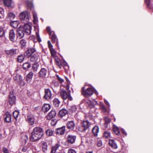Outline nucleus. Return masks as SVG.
Masks as SVG:
<instances>
[{
	"mask_svg": "<svg viewBox=\"0 0 153 153\" xmlns=\"http://www.w3.org/2000/svg\"><path fill=\"white\" fill-rule=\"evenodd\" d=\"M2 151L4 153H9L8 150L5 147H4L3 148Z\"/></svg>",
	"mask_w": 153,
	"mask_h": 153,
	"instance_id": "bf43d9fd",
	"label": "nucleus"
},
{
	"mask_svg": "<svg viewBox=\"0 0 153 153\" xmlns=\"http://www.w3.org/2000/svg\"><path fill=\"white\" fill-rule=\"evenodd\" d=\"M25 33L24 30H22V28H18L16 33L17 38L19 39L22 38L24 37Z\"/></svg>",
	"mask_w": 153,
	"mask_h": 153,
	"instance_id": "9d476101",
	"label": "nucleus"
},
{
	"mask_svg": "<svg viewBox=\"0 0 153 153\" xmlns=\"http://www.w3.org/2000/svg\"><path fill=\"white\" fill-rule=\"evenodd\" d=\"M66 126L68 128L72 130L75 128V124L73 121H69L67 123Z\"/></svg>",
	"mask_w": 153,
	"mask_h": 153,
	"instance_id": "4468645a",
	"label": "nucleus"
},
{
	"mask_svg": "<svg viewBox=\"0 0 153 153\" xmlns=\"http://www.w3.org/2000/svg\"><path fill=\"white\" fill-rule=\"evenodd\" d=\"M145 2L146 4L147 7L149 9H150L152 7V6L151 5L150 3V0H145Z\"/></svg>",
	"mask_w": 153,
	"mask_h": 153,
	"instance_id": "a18cd8bd",
	"label": "nucleus"
},
{
	"mask_svg": "<svg viewBox=\"0 0 153 153\" xmlns=\"http://www.w3.org/2000/svg\"><path fill=\"white\" fill-rule=\"evenodd\" d=\"M71 91H69V93H67L66 91L64 89H61L60 94L62 98L64 100H65L68 99L70 100H72V98L70 95Z\"/></svg>",
	"mask_w": 153,
	"mask_h": 153,
	"instance_id": "39448f33",
	"label": "nucleus"
},
{
	"mask_svg": "<svg viewBox=\"0 0 153 153\" xmlns=\"http://www.w3.org/2000/svg\"><path fill=\"white\" fill-rule=\"evenodd\" d=\"M69 87H70L69 85L68 84H67L66 87L67 89L68 90L69 88Z\"/></svg>",
	"mask_w": 153,
	"mask_h": 153,
	"instance_id": "774afa93",
	"label": "nucleus"
},
{
	"mask_svg": "<svg viewBox=\"0 0 153 153\" xmlns=\"http://www.w3.org/2000/svg\"><path fill=\"white\" fill-rule=\"evenodd\" d=\"M39 59V56L36 52L34 53L30 56V61L34 62H37Z\"/></svg>",
	"mask_w": 153,
	"mask_h": 153,
	"instance_id": "9b49d317",
	"label": "nucleus"
},
{
	"mask_svg": "<svg viewBox=\"0 0 153 153\" xmlns=\"http://www.w3.org/2000/svg\"><path fill=\"white\" fill-rule=\"evenodd\" d=\"M59 147V144H56L54 146H53L51 150V153H56V150L58 149Z\"/></svg>",
	"mask_w": 153,
	"mask_h": 153,
	"instance_id": "473e14b6",
	"label": "nucleus"
},
{
	"mask_svg": "<svg viewBox=\"0 0 153 153\" xmlns=\"http://www.w3.org/2000/svg\"><path fill=\"white\" fill-rule=\"evenodd\" d=\"M92 124L87 120L82 121L81 123V127L79 128V131L84 132L89 129Z\"/></svg>",
	"mask_w": 153,
	"mask_h": 153,
	"instance_id": "20e7f679",
	"label": "nucleus"
},
{
	"mask_svg": "<svg viewBox=\"0 0 153 153\" xmlns=\"http://www.w3.org/2000/svg\"><path fill=\"white\" fill-rule=\"evenodd\" d=\"M55 61H56V65L60 67V68H61V64L59 62V60H55Z\"/></svg>",
	"mask_w": 153,
	"mask_h": 153,
	"instance_id": "680f3d73",
	"label": "nucleus"
},
{
	"mask_svg": "<svg viewBox=\"0 0 153 153\" xmlns=\"http://www.w3.org/2000/svg\"><path fill=\"white\" fill-rule=\"evenodd\" d=\"M51 39L52 40V42L53 43H54L57 40L56 36L54 34H53L52 36L51 37Z\"/></svg>",
	"mask_w": 153,
	"mask_h": 153,
	"instance_id": "c03bdc74",
	"label": "nucleus"
},
{
	"mask_svg": "<svg viewBox=\"0 0 153 153\" xmlns=\"http://www.w3.org/2000/svg\"><path fill=\"white\" fill-rule=\"evenodd\" d=\"M56 123V119L52 120L51 124L52 126H54L55 125Z\"/></svg>",
	"mask_w": 153,
	"mask_h": 153,
	"instance_id": "5fc2aeb1",
	"label": "nucleus"
},
{
	"mask_svg": "<svg viewBox=\"0 0 153 153\" xmlns=\"http://www.w3.org/2000/svg\"><path fill=\"white\" fill-rule=\"evenodd\" d=\"M3 2L5 5L9 7L11 6L12 0H4Z\"/></svg>",
	"mask_w": 153,
	"mask_h": 153,
	"instance_id": "72a5a7b5",
	"label": "nucleus"
},
{
	"mask_svg": "<svg viewBox=\"0 0 153 153\" xmlns=\"http://www.w3.org/2000/svg\"><path fill=\"white\" fill-rule=\"evenodd\" d=\"M68 153H76V152L72 149H70L68 150Z\"/></svg>",
	"mask_w": 153,
	"mask_h": 153,
	"instance_id": "6e6d98bb",
	"label": "nucleus"
},
{
	"mask_svg": "<svg viewBox=\"0 0 153 153\" xmlns=\"http://www.w3.org/2000/svg\"><path fill=\"white\" fill-rule=\"evenodd\" d=\"M60 101L57 98H55L53 100V104L54 107H58L59 106Z\"/></svg>",
	"mask_w": 153,
	"mask_h": 153,
	"instance_id": "7c9ffc66",
	"label": "nucleus"
},
{
	"mask_svg": "<svg viewBox=\"0 0 153 153\" xmlns=\"http://www.w3.org/2000/svg\"><path fill=\"white\" fill-rule=\"evenodd\" d=\"M19 17L22 22L25 23L29 21L30 16L27 11H25L20 13Z\"/></svg>",
	"mask_w": 153,
	"mask_h": 153,
	"instance_id": "7ed1b4c3",
	"label": "nucleus"
},
{
	"mask_svg": "<svg viewBox=\"0 0 153 153\" xmlns=\"http://www.w3.org/2000/svg\"><path fill=\"white\" fill-rule=\"evenodd\" d=\"M56 78L59 82L62 83L64 82V79L60 77L58 75H56Z\"/></svg>",
	"mask_w": 153,
	"mask_h": 153,
	"instance_id": "603ef678",
	"label": "nucleus"
},
{
	"mask_svg": "<svg viewBox=\"0 0 153 153\" xmlns=\"http://www.w3.org/2000/svg\"><path fill=\"white\" fill-rule=\"evenodd\" d=\"M22 48H25L26 46V42L24 39H22L20 42Z\"/></svg>",
	"mask_w": 153,
	"mask_h": 153,
	"instance_id": "58836bf2",
	"label": "nucleus"
},
{
	"mask_svg": "<svg viewBox=\"0 0 153 153\" xmlns=\"http://www.w3.org/2000/svg\"><path fill=\"white\" fill-rule=\"evenodd\" d=\"M70 110L72 112H75L76 110V108L75 105L72 106L71 107Z\"/></svg>",
	"mask_w": 153,
	"mask_h": 153,
	"instance_id": "de8ad7c7",
	"label": "nucleus"
},
{
	"mask_svg": "<svg viewBox=\"0 0 153 153\" xmlns=\"http://www.w3.org/2000/svg\"><path fill=\"white\" fill-rule=\"evenodd\" d=\"M122 133L123 134H124L125 135H127V134L124 129H122Z\"/></svg>",
	"mask_w": 153,
	"mask_h": 153,
	"instance_id": "338daca9",
	"label": "nucleus"
},
{
	"mask_svg": "<svg viewBox=\"0 0 153 153\" xmlns=\"http://www.w3.org/2000/svg\"><path fill=\"white\" fill-rule=\"evenodd\" d=\"M100 108L103 111L105 112L106 111V108L104 105H101L100 106Z\"/></svg>",
	"mask_w": 153,
	"mask_h": 153,
	"instance_id": "052dcab7",
	"label": "nucleus"
},
{
	"mask_svg": "<svg viewBox=\"0 0 153 153\" xmlns=\"http://www.w3.org/2000/svg\"><path fill=\"white\" fill-rule=\"evenodd\" d=\"M4 11L2 8H0V19H1L4 17Z\"/></svg>",
	"mask_w": 153,
	"mask_h": 153,
	"instance_id": "49530a36",
	"label": "nucleus"
},
{
	"mask_svg": "<svg viewBox=\"0 0 153 153\" xmlns=\"http://www.w3.org/2000/svg\"><path fill=\"white\" fill-rule=\"evenodd\" d=\"M44 134V131L42 128L36 127L33 128L30 140L32 142H36L40 140Z\"/></svg>",
	"mask_w": 153,
	"mask_h": 153,
	"instance_id": "f257e3e1",
	"label": "nucleus"
},
{
	"mask_svg": "<svg viewBox=\"0 0 153 153\" xmlns=\"http://www.w3.org/2000/svg\"><path fill=\"white\" fill-rule=\"evenodd\" d=\"M102 145L101 141L99 140L97 143V145L98 147H101Z\"/></svg>",
	"mask_w": 153,
	"mask_h": 153,
	"instance_id": "e2e57ef3",
	"label": "nucleus"
},
{
	"mask_svg": "<svg viewBox=\"0 0 153 153\" xmlns=\"http://www.w3.org/2000/svg\"><path fill=\"white\" fill-rule=\"evenodd\" d=\"M99 131V128L97 126H95L92 130V132L95 137L97 136V134Z\"/></svg>",
	"mask_w": 153,
	"mask_h": 153,
	"instance_id": "a878e982",
	"label": "nucleus"
},
{
	"mask_svg": "<svg viewBox=\"0 0 153 153\" xmlns=\"http://www.w3.org/2000/svg\"><path fill=\"white\" fill-rule=\"evenodd\" d=\"M4 121L7 123H10L11 121V115L8 112H6L4 115Z\"/></svg>",
	"mask_w": 153,
	"mask_h": 153,
	"instance_id": "aec40b11",
	"label": "nucleus"
},
{
	"mask_svg": "<svg viewBox=\"0 0 153 153\" xmlns=\"http://www.w3.org/2000/svg\"><path fill=\"white\" fill-rule=\"evenodd\" d=\"M65 126L56 129V133L57 134L62 135L65 132Z\"/></svg>",
	"mask_w": 153,
	"mask_h": 153,
	"instance_id": "f3484780",
	"label": "nucleus"
},
{
	"mask_svg": "<svg viewBox=\"0 0 153 153\" xmlns=\"http://www.w3.org/2000/svg\"><path fill=\"white\" fill-rule=\"evenodd\" d=\"M85 87H83L82 90V95L86 97H88L91 96L94 92L97 94V91L94 88H89L86 90H85Z\"/></svg>",
	"mask_w": 153,
	"mask_h": 153,
	"instance_id": "f03ea898",
	"label": "nucleus"
},
{
	"mask_svg": "<svg viewBox=\"0 0 153 153\" xmlns=\"http://www.w3.org/2000/svg\"><path fill=\"white\" fill-rule=\"evenodd\" d=\"M86 102L91 108H93L95 105L97 104V102L94 100L92 101L90 100H87Z\"/></svg>",
	"mask_w": 153,
	"mask_h": 153,
	"instance_id": "5701e85b",
	"label": "nucleus"
},
{
	"mask_svg": "<svg viewBox=\"0 0 153 153\" xmlns=\"http://www.w3.org/2000/svg\"><path fill=\"white\" fill-rule=\"evenodd\" d=\"M68 113V111L65 108H63L59 111L58 115L59 117H62L65 116Z\"/></svg>",
	"mask_w": 153,
	"mask_h": 153,
	"instance_id": "a211bd4d",
	"label": "nucleus"
},
{
	"mask_svg": "<svg viewBox=\"0 0 153 153\" xmlns=\"http://www.w3.org/2000/svg\"><path fill=\"white\" fill-rule=\"evenodd\" d=\"M16 97L13 94L9 95L8 101L9 104L11 105H13L15 103Z\"/></svg>",
	"mask_w": 153,
	"mask_h": 153,
	"instance_id": "2eb2a0df",
	"label": "nucleus"
},
{
	"mask_svg": "<svg viewBox=\"0 0 153 153\" xmlns=\"http://www.w3.org/2000/svg\"><path fill=\"white\" fill-rule=\"evenodd\" d=\"M33 22L34 24L36 25L38 21V18L36 13L35 12H33Z\"/></svg>",
	"mask_w": 153,
	"mask_h": 153,
	"instance_id": "c9c22d12",
	"label": "nucleus"
},
{
	"mask_svg": "<svg viewBox=\"0 0 153 153\" xmlns=\"http://www.w3.org/2000/svg\"><path fill=\"white\" fill-rule=\"evenodd\" d=\"M42 149V151L45 153H46L48 150V145L45 142H43L41 144Z\"/></svg>",
	"mask_w": 153,
	"mask_h": 153,
	"instance_id": "b1692460",
	"label": "nucleus"
},
{
	"mask_svg": "<svg viewBox=\"0 0 153 153\" xmlns=\"http://www.w3.org/2000/svg\"><path fill=\"white\" fill-rule=\"evenodd\" d=\"M111 136V133L107 131H105L103 133V137L105 138H109Z\"/></svg>",
	"mask_w": 153,
	"mask_h": 153,
	"instance_id": "ea45409f",
	"label": "nucleus"
},
{
	"mask_svg": "<svg viewBox=\"0 0 153 153\" xmlns=\"http://www.w3.org/2000/svg\"><path fill=\"white\" fill-rule=\"evenodd\" d=\"M104 120L105 121V123L104 124V126L105 128H107L108 125L111 122V120L108 117H105L104 118Z\"/></svg>",
	"mask_w": 153,
	"mask_h": 153,
	"instance_id": "393cba45",
	"label": "nucleus"
},
{
	"mask_svg": "<svg viewBox=\"0 0 153 153\" xmlns=\"http://www.w3.org/2000/svg\"><path fill=\"white\" fill-rule=\"evenodd\" d=\"M46 133L47 135L48 136H51L53 134V131L51 129H48L46 130Z\"/></svg>",
	"mask_w": 153,
	"mask_h": 153,
	"instance_id": "79ce46f5",
	"label": "nucleus"
},
{
	"mask_svg": "<svg viewBox=\"0 0 153 153\" xmlns=\"http://www.w3.org/2000/svg\"><path fill=\"white\" fill-rule=\"evenodd\" d=\"M15 17V15L13 13H9L7 14V18L8 20L9 19L11 21H12Z\"/></svg>",
	"mask_w": 153,
	"mask_h": 153,
	"instance_id": "2f4dec72",
	"label": "nucleus"
},
{
	"mask_svg": "<svg viewBox=\"0 0 153 153\" xmlns=\"http://www.w3.org/2000/svg\"><path fill=\"white\" fill-rule=\"evenodd\" d=\"M19 24V22L18 21H11L10 23V25L14 28H16Z\"/></svg>",
	"mask_w": 153,
	"mask_h": 153,
	"instance_id": "c85d7f7f",
	"label": "nucleus"
},
{
	"mask_svg": "<svg viewBox=\"0 0 153 153\" xmlns=\"http://www.w3.org/2000/svg\"><path fill=\"white\" fill-rule=\"evenodd\" d=\"M17 51L16 49H12L9 50H6L5 52L8 55L12 56L16 54Z\"/></svg>",
	"mask_w": 153,
	"mask_h": 153,
	"instance_id": "412c9836",
	"label": "nucleus"
},
{
	"mask_svg": "<svg viewBox=\"0 0 153 153\" xmlns=\"http://www.w3.org/2000/svg\"><path fill=\"white\" fill-rule=\"evenodd\" d=\"M9 38L10 41L13 42L15 41V34L13 30H11L9 32Z\"/></svg>",
	"mask_w": 153,
	"mask_h": 153,
	"instance_id": "6ab92c4d",
	"label": "nucleus"
},
{
	"mask_svg": "<svg viewBox=\"0 0 153 153\" xmlns=\"http://www.w3.org/2000/svg\"><path fill=\"white\" fill-rule=\"evenodd\" d=\"M19 114V112L15 111H14L13 113V115L14 118L16 119V120H17V119L18 116V115Z\"/></svg>",
	"mask_w": 153,
	"mask_h": 153,
	"instance_id": "37998d69",
	"label": "nucleus"
},
{
	"mask_svg": "<svg viewBox=\"0 0 153 153\" xmlns=\"http://www.w3.org/2000/svg\"><path fill=\"white\" fill-rule=\"evenodd\" d=\"M25 55L24 54H21L18 56L17 60L18 62H21L24 60L25 58Z\"/></svg>",
	"mask_w": 153,
	"mask_h": 153,
	"instance_id": "f704fd0d",
	"label": "nucleus"
},
{
	"mask_svg": "<svg viewBox=\"0 0 153 153\" xmlns=\"http://www.w3.org/2000/svg\"><path fill=\"white\" fill-rule=\"evenodd\" d=\"M26 120L31 125H33L34 123L35 119L34 116L31 114L28 115L27 116Z\"/></svg>",
	"mask_w": 153,
	"mask_h": 153,
	"instance_id": "f8f14e48",
	"label": "nucleus"
},
{
	"mask_svg": "<svg viewBox=\"0 0 153 153\" xmlns=\"http://www.w3.org/2000/svg\"><path fill=\"white\" fill-rule=\"evenodd\" d=\"M104 102L106 104L108 107L110 106V105L108 102L106 100H104Z\"/></svg>",
	"mask_w": 153,
	"mask_h": 153,
	"instance_id": "69168bd1",
	"label": "nucleus"
},
{
	"mask_svg": "<svg viewBox=\"0 0 153 153\" xmlns=\"http://www.w3.org/2000/svg\"><path fill=\"white\" fill-rule=\"evenodd\" d=\"M76 137V135L72 134H68L67 137V141L68 143L73 144L75 143Z\"/></svg>",
	"mask_w": 153,
	"mask_h": 153,
	"instance_id": "423d86ee",
	"label": "nucleus"
},
{
	"mask_svg": "<svg viewBox=\"0 0 153 153\" xmlns=\"http://www.w3.org/2000/svg\"><path fill=\"white\" fill-rule=\"evenodd\" d=\"M36 36L38 41L39 42H41V39L40 37L39 32H36Z\"/></svg>",
	"mask_w": 153,
	"mask_h": 153,
	"instance_id": "8fccbe9b",
	"label": "nucleus"
},
{
	"mask_svg": "<svg viewBox=\"0 0 153 153\" xmlns=\"http://www.w3.org/2000/svg\"><path fill=\"white\" fill-rule=\"evenodd\" d=\"M47 70L45 68L41 69L38 74V76L41 78L45 79L46 77L47 74Z\"/></svg>",
	"mask_w": 153,
	"mask_h": 153,
	"instance_id": "6e6552de",
	"label": "nucleus"
},
{
	"mask_svg": "<svg viewBox=\"0 0 153 153\" xmlns=\"http://www.w3.org/2000/svg\"><path fill=\"white\" fill-rule=\"evenodd\" d=\"M33 74L32 72H30L28 74L26 77V79L27 82H30L33 77Z\"/></svg>",
	"mask_w": 153,
	"mask_h": 153,
	"instance_id": "cd10ccee",
	"label": "nucleus"
},
{
	"mask_svg": "<svg viewBox=\"0 0 153 153\" xmlns=\"http://www.w3.org/2000/svg\"><path fill=\"white\" fill-rule=\"evenodd\" d=\"M48 47L49 49L53 48V46H52V45L51 44V42L50 41H48Z\"/></svg>",
	"mask_w": 153,
	"mask_h": 153,
	"instance_id": "13d9d810",
	"label": "nucleus"
},
{
	"mask_svg": "<svg viewBox=\"0 0 153 153\" xmlns=\"http://www.w3.org/2000/svg\"><path fill=\"white\" fill-rule=\"evenodd\" d=\"M109 143L110 146L113 149H116L117 148V144L114 140H109Z\"/></svg>",
	"mask_w": 153,
	"mask_h": 153,
	"instance_id": "4be33fe9",
	"label": "nucleus"
},
{
	"mask_svg": "<svg viewBox=\"0 0 153 153\" xmlns=\"http://www.w3.org/2000/svg\"><path fill=\"white\" fill-rule=\"evenodd\" d=\"M46 30L49 35H51L52 33L50 27H47L46 28Z\"/></svg>",
	"mask_w": 153,
	"mask_h": 153,
	"instance_id": "4d7b16f0",
	"label": "nucleus"
},
{
	"mask_svg": "<svg viewBox=\"0 0 153 153\" xmlns=\"http://www.w3.org/2000/svg\"><path fill=\"white\" fill-rule=\"evenodd\" d=\"M51 92L49 89H45V95L44 98L46 100H48L51 98Z\"/></svg>",
	"mask_w": 153,
	"mask_h": 153,
	"instance_id": "1a4fd4ad",
	"label": "nucleus"
},
{
	"mask_svg": "<svg viewBox=\"0 0 153 153\" xmlns=\"http://www.w3.org/2000/svg\"><path fill=\"white\" fill-rule=\"evenodd\" d=\"M113 129L115 133L117 135H120V133L119 128L116 125H114L113 126Z\"/></svg>",
	"mask_w": 153,
	"mask_h": 153,
	"instance_id": "c756f323",
	"label": "nucleus"
},
{
	"mask_svg": "<svg viewBox=\"0 0 153 153\" xmlns=\"http://www.w3.org/2000/svg\"><path fill=\"white\" fill-rule=\"evenodd\" d=\"M51 108V106L49 104H45L42 108L43 111L44 112H48Z\"/></svg>",
	"mask_w": 153,
	"mask_h": 153,
	"instance_id": "bb28decb",
	"label": "nucleus"
},
{
	"mask_svg": "<svg viewBox=\"0 0 153 153\" xmlns=\"http://www.w3.org/2000/svg\"><path fill=\"white\" fill-rule=\"evenodd\" d=\"M5 31L3 28L0 27V37H4L5 36Z\"/></svg>",
	"mask_w": 153,
	"mask_h": 153,
	"instance_id": "a19ab883",
	"label": "nucleus"
},
{
	"mask_svg": "<svg viewBox=\"0 0 153 153\" xmlns=\"http://www.w3.org/2000/svg\"><path fill=\"white\" fill-rule=\"evenodd\" d=\"M27 149V148L26 146H24L22 149V151L23 152H26Z\"/></svg>",
	"mask_w": 153,
	"mask_h": 153,
	"instance_id": "0e129e2a",
	"label": "nucleus"
},
{
	"mask_svg": "<svg viewBox=\"0 0 153 153\" xmlns=\"http://www.w3.org/2000/svg\"><path fill=\"white\" fill-rule=\"evenodd\" d=\"M51 55L52 56H54L56 54V52L54 50V49L53 48H51L50 49Z\"/></svg>",
	"mask_w": 153,
	"mask_h": 153,
	"instance_id": "09e8293b",
	"label": "nucleus"
},
{
	"mask_svg": "<svg viewBox=\"0 0 153 153\" xmlns=\"http://www.w3.org/2000/svg\"><path fill=\"white\" fill-rule=\"evenodd\" d=\"M31 67V64L27 62L25 63L23 65V68L25 69H27Z\"/></svg>",
	"mask_w": 153,
	"mask_h": 153,
	"instance_id": "e433bc0d",
	"label": "nucleus"
},
{
	"mask_svg": "<svg viewBox=\"0 0 153 153\" xmlns=\"http://www.w3.org/2000/svg\"><path fill=\"white\" fill-rule=\"evenodd\" d=\"M22 140H24L25 141V143H26L27 141L28 140L27 136L26 135H24L22 137Z\"/></svg>",
	"mask_w": 153,
	"mask_h": 153,
	"instance_id": "3c124183",
	"label": "nucleus"
},
{
	"mask_svg": "<svg viewBox=\"0 0 153 153\" xmlns=\"http://www.w3.org/2000/svg\"><path fill=\"white\" fill-rule=\"evenodd\" d=\"M56 115V112L55 110H51L47 116L46 118L48 120H50L51 118L55 117Z\"/></svg>",
	"mask_w": 153,
	"mask_h": 153,
	"instance_id": "dca6fc26",
	"label": "nucleus"
},
{
	"mask_svg": "<svg viewBox=\"0 0 153 153\" xmlns=\"http://www.w3.org/2000/svg\"><path fill=\"white\" fill-rule=\"evenodd\" d=\"M36 49L33 48H30L27 50L25 52V54L28 57H30L34 53L36 52Z\"/></svg>",
	"mask_w": 153,
	"mask_h": 153,
	"instance_id": "ddd939ff",
	"label": "nucleus"
},
{
	"mask_svg": "<svg viewBox=\"0 0 153 153\" xmlns=\"http://www.w3.org/2000/svg\"><path fill=\"white\" fill-rule=\"evenodd\" d=\"M32 27L31 25L25 23L22 29L23 30L25 33H26L27 35H30Z\"/></svg>",
	"mask_w": 153,
	"mask_h": 153,
	"instance_id": "0eeeda50",
	"label": "nucleus"
},
{
	"mask_svg": "<svg viewBox=\"0 0 153 153\" xmlns=\"http://www.w3.org/2000/svg\"><path fill=\"white\" fill-rule=\"evenodd\" d=\"M18 82L20 85L22 86H24L25 84V82L23 80L22 78L21 79V80H19Z\"/></svg>",
	"mask_w": 153,
	"mask_h": 153,
	"instance_id": "864d4df0",
	"label": "nucleus"
},
{
	"mask_svg": "<svg viewBox=\"0 0 153 153\" xmlns=\"http://www.w3.org/2000/svg\"><path fill=\"white\" fill-rule=\"evenodd\" d=\"M22 78V76L18 74H16L13 77L14 79L17 82H19V80H21Z\"/></svg>",
	"mask_w": 153,
	"mask_h": 153,
	"instance_id": "4c0bfd02",
	"label": "nucleus"
}]
</instances>
